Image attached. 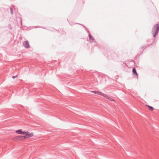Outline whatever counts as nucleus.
<instances>
[{
  "instance_id": "obj_3",
  "label": "nucleus",
  "mask_w": 159,
  "mask_h": 159,
  "mask_svg": "<svg viewBox=\"0 0 159 159\" xmlns=\"http://www.w3.org/2000/svg\"><path fill=\"white\" fill-rule=\"evenodd\" d=\"M16 132L17 134H27L28 133V131L22 132L21 129L16 130Z\"/></svg>"
},
{
  "instance_id": "obj_10",
  "label": "nucleus",
  "mask_w": 159,
  "mask_h": 159,
  "mask_svg": "<svg viewBox=\"0 0 159 159\" xmlns=\"http://www.w3.org/2000/svg\"><path fill=\"white\" fill-rule=\"evenodd\" d=\"M21 137V136H18L17 137L18 139L20 140H22L24 139V138H22Z\"/></svg>"
},
{
  "instance_id": "obj_6",
  "label": "nucleus",
  "mask_w": 159,
  "mask_h": 159,
  "mask_svg": "<svg viewBox=\"0 0 159 159\" xmlns=\"http://www.w3.org/2000/svg\"><path fill=\"white\" fill-rule=\"evenodd\" d=\"M92 93H94L95 94H98L99 95H101L102 96L103 93L100 92H99V91H92Z\"/></svg>"
},
{
  "instance_id": "obj_8",
  "label": "nucleus",
  "mask_w": 159,
  "mask_h": 159,
  "mask_svg": "<svg viewBox=\"0 0 159 159\" xmlns=\"http://www.w3.org/2000/svg\"><path fill=\"white\" fill-rule=\"evenodd\" d=\"M102 96H103L105 98H106L107 99H110V97H108L107 95L106 94H105L103 93Z\"/></svg>"
},
{
  "instance_id": "obj_5",
  "label": "nucleus",
  "mask_w": 159,
  "mask_h": 159,
  "mask_svg": "<svg viewBox=\"0 0 159 159\" xmlns=\"http://www.w3.org/2000/svg\"><path fill=\"white\" fill-rule=\"evenodd\" d=\"M133 72V73L134 75H135L136 77L138 76V74L136 72V70L134 67L133 68L132 70Z\"/></svg>"
},
{
  "instance_id": "obj_11",
  "label": "nucleus",
  "mask_w": 159,
  "mask_h": 159,
  "mask_svg": "<svg viewBox=\"0 0 159 159\" xmlns=\"http://www.w3.org/2000/svg\"><path fill=\"white\" fill-rule=\"evenodd\" d=\"M10 11H11V14L12 15L13 14V9L11 7L10 8Z\"/></svg>"
},
{
  "instance_id": "obj_4",
  "label": "nucleus",
  "mask_w": 159,
  "mask_h": 159,
  "mask_svg": "<svg viewBox=\"0 0 159 159\" xmlns=\"http://www.w3.org/2000/svg\"><path fill=\"white\" fill-rule=\"evenodd\" d=\"M24 46L26 48H30V46L28 41H24L23 43Z\"/></svg>"
},
{
  "instance_id": "obj_7",
  "label": "nucleus",
  "mask_w": 159,
  "mask_h": 159,
  "mask_svg": "<svg viewBox=\"0 0 159 159\" xmlns=\"http://www.w3.org/2000/svg\"><path fill=\"white\" fill-rule=\"evenodd\" d=\"M89 38L90 40L92 41V42H94V39L90 34L89 35Z\"/></svg>"
},
{
  "instance_id": "obj_1",
  "label": "nucleus",
  "mask_w": 159,
  "mask_h": 159,
  "mask_svg": "<svg viewBox=\"0 0 159 159\" xmlns=\"http://www.w3.org/2000/svg\"><path fill=\"white\" fill-rule=\"evenodd\" d=\"M159 31V25L158 24H156L153 27L152 34L154 37H156Z\"/></svg>"
},
{
  "instance_id": "obj_2",
  "label": "nucleus",
  "mask_w": 159,
  "mask_h": 159,
  "mask_svg": "<svg viewBox=\"0 0 159 159\" xmlns=\"http://www.w3.org/2000/svg\"><path fill=\"white\" fill-rule=\"evenodd\" d=\"M25 135H21V137L24 138V139H28L30 137H32L34 135L33 133H30L28 132V133L27 134H25Z\"/></svg>"
},
{
  "instance_id": "obj_13",
  "label": "nucleus",
  "mask_w": 159,
  "mask_h": 159,
  "mask_svg": "<svg viewBox=\"0 0 159 159\" xmlns=\"http://www.w3.org/2000/svg\"><path fill=\"white\" fill-rule=\"evenodd\" d=\"M16 77H17V75H16V76H12V78L13 79H14V78H16Z\"/></svg>"
},
{
  "instance_id": "obj_12",
  "label": "nucleus",
  "mask_w": 159,
  "mask_h": 159,
  "mask_svg": "<svg viewBox=\"0 0 159 159\" xmlns=\"http://www.w3.org/2000/svg\"><path fill=\"white\" fill-rule=\"evenodd\" d=\"M110 100L115 101V100L111 98H110V99H109Z\"/></svg>"
},
{
  "instance_id": "obj_9",
  "label": "nucleus",
  "mask_w": 159,
  "mask_h": 159,
  "mask_svg": "<svg viewBox=\"0 0 159 159\" xmlns=\"http://www.w3.org/2000/svg\"><path fill=\"white\" fill-rule=\"evenodd\" d=\"M146 106H147L151 111H153L154 110V108L148 105H146Z\"/></svg>"
}]
</instances>
